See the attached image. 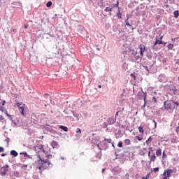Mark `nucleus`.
<instances>
[{
    "mask_svg": "<svg viewBox=\"0 0 179 179\" xmlns=\"http://www.w3.org/2000/svg\"><path fill=\"white\" fill-rule=\"evenodd\" d=\"M76 134H82V131L80 130V128H77Z\"/></svg>",
    "mask_w": 179,
    "mask_h": 179,
    "instance_id": "32",
    "label": "nucleus"
},
{
    "mask_svg": "<svg viewBox=\"0 0 179 179\" xmlns=\"http://www.w3.org/2000/svg\"><path fill=\"white\" fill-rule=\"evenodd\" d=\"M9 169V165H6L1 167L0 169L1 176H6V173H8V170Z\"/></svg>",
    "mask_w": 179,
    "mask_h": 179,
    "instance_id": "5",
    "label": "nucleus"
},
{
    "mask_svg": "<svg viewBox=\"0 0 179 179\" xmlns=\"http://www.w3.org/2000/svg\"><path fill=\"white\" fill-rule=\"evenodd\" d=\"M136 139H138V141H139L141 142V141H142V139H143V138L140 137L139 136H136Z\"/></svg>",
    "mask_w": 179,
    "mask_h": 179,
    "instance_id": "30",
    "label": "nucleus"
},
{
    "mask_svg": "<svg viewBox=\"0 0 179 179\" xmlns=\"http://www.w3.org/2000/svg\"><path fill=\"white\" fill-rule=\"evenodd\" d=\"M15 107H17L20 114L22 115H24V108H26V104L23 103V102H16L15 103Z\"/></svg>",
    "mask_w": 179,
    "mask_h": 179,
    "instance_id": "3",
    "label": "nucleus"
},
{
    "mask_svg": "<svg viewBox=\"0 0 179 179\" xmlns=\"http://www.w3.org/2000/svg\"><path fill=\"white\" fill-rule=\"evenodd\" d=\"M113 11V8H110V7H106L105 8V12H112Z\"/></svg>",
    "mask_w": 179,
    "mask_h": 179,
    "instance_id": "23",
    "label": "nucleus"
},
{
    "mask_svg": "<svg viewBox=\"0 0 179 179\" xmlns=\"http://www.w3.org/2000/svg\"><path fill=\"white\" fill-rule=\"evenodd\" d=\"M142 93L143 94V100H144V106H146V97H147V94L146 92H144L143 91H142Z\"/></svg>",
    "mask_w": 179,
    "mask_h": 179,
    "instance_id": "15",
    "label": "nucleus"
},
{
    "mask_svg": "<svg viewBox=\"0 0 179 179\" xmlns=\"http://www.w3.org/2000/svg\"><path fill=\"white\" fill-rule=\"evenodd\" d=\"M4 118L3 116L0 115V121H3Z\"/></svg>",
    "mask_w": 179,
    "mask_h": 179,
    "instance_id": "42",
    "label": "nucleus"
},
{
    "mask_svg": "<svg viewBox=\"0 0 179 179\" xmlns=\"http://www.w3.org/2000/svg\"><path fill=\"white\" fill-rule=\"evenodd\" d=\"M169 90L172 94H177V88H176L174 86H171L169 87Z\"/></svg>",
    "mask_w": 179,
    "mask_h": 179,
    "instance_id": "8",
    "label": "nucleus"
},
{
    "mask_svg": "<svg viewBox=\"0 0 179 179\" xmlns=\"http://www.w3.org/2000/svg\"><path fill=\"white\" fill-rule=\"evenodd\" d=\"M138 155L140 156H145V151H143V150L141 149L138 150Z\"/></svg>",
    "mask_w": 179,
    "mask_h": 179,
    "instance_id": "18",
    "label": "nucleus"
},
{
    "mask_svg": "<svg viewBox=\"0 0 179 179\" xmlns=\"http://www.w3.org/2000/svg\"><path fill=\"white\" fill-rule=\"evenodd\" d=\"M10 155L11 156H13L14 157H16L17 156V152L15 151V150H11L10 151Z\"/></svg>",
    "mask_w": 179,
    "mask_h": 179,
    "instance_id": "16",
    "label": "nucleus"
},
{
    "mask_svg": "<svg viewBox=\"0 0 179 179\" xmlns=\"http://www.w3.org/2000/svg\"><path fill=\"white\" fill-rule=\"evenodd\" d=\"M149 177H150V173H148L145 177H143L142 179H149Z\"/></svg>",
    "mask_w": 179,
    "mask_h": 179,
    "instance_id": "27",
    "label": "nucleus"
},
{
    "mask_svg": "<svg viewBox=\"0 0 179 179\" xmlns=\"http://www.w3.org/2000/svg\"><path fill=\"white\" fill-rule=\"evenodd\" d=\"M22 155H24V157H27L29 155H27V152H22Z\"/></svg>",
    "mask_w": 179,
    "mask_h": 179,
    "instance_id": "40",
    "label": "nucleus"
},
{
    "mask_svg": "<svg viewBox=\"0 0 179 179\" xmlns=\"http://www.w3.org/2000/svg\"><path fill=\"white\" fill-rule=\"evenodd\" d=\"M3 152H5V148H3V147H0V153H2Z\"/></svg>",
    "mask_w": 179,
    "mask_h": 179,
    "instance_id": "34",
    "label": "nucleus"
},
{
    "mask_svg": "<svg viewBox=\"0 0 179 179\" xmlns=\"http://www.w3.org/2000/svg\"><path fill=\"white\" fill-rule=\"evenodd\" d=\"M0 101H1V96H0Z\"/></svg>",
    "mask_w": 179,
    "mask_h": 179,
    "instance_id": "55",
    "label": "nucleus"
},
{
    "mask_svg": "<svg viewBox=\"0 0 179 179\" xmlns=\"http://www.w3.org/2000/svg\"><path fill=\"white\" fill-rule=\"evenodd\" d=\"M173 15H174V17H176V19H177L179 16V11L178 10H175L173 12Z\"/></svg>",
    "mask_w": 179,
    "mask_h": 179,
    "instance_id": "19",
    "label": "nucleus"
},
{
    "mask_svg": "<svg viewBox=\"0 0 179 179\" xmlns=\"http://www.w3.org/2000/svg\"><path fill=\"white\" fill-rule=\"evenodd\" d=\"M159 170V167H156V168H154V169H153L154 173H158Z\"/></svg>",
    "mask_w": 179,
    "mask_h": 179,
    "instance_id": "26",
    "label": "nucleus"
},
{
    "mask_svg": "<svg viewBox=\"0 0 179 179\" xmlns=\"http://www.w3.org/2000/svg\"><path fill=\"white\" fill-rule=\"evenodd\" d=\"M27 157H29V159H31V157H30V155H28Z\"/></svg>",
    "mask_w": 179,
    "mask_h": 179,
    "instance_id": "53",
    "label": "nucleus"
},
{
    "mask_svg": "<svg viewBox=\"0 0 179 179\" xmlns=\"http://www.w3.org/2000/svg\"><path fill=\"white\" fill-rule=\"evenodd\" d=\"M117 121V119L114 117H109L107 120V122L109 125H113V124H115V122Z\"/></svg>",
    "mask_w": 179,
    "mask_h": 179,
    "instance_id": "7",
    "label": "nucleus"
},
{
    "mask_svg": "<svg viewBox=\"0 0 179 179\" xmlns=\"http://www.w3.org/2000/svg\"><path fill=\"white\" fill-rule=\"evenodd\" d=\"M152 122L155 124V128H157V122H156V120H153Z\"/></svg>",
    "mask_w": 179,
    "mask_h": 179,
    "instance_id": "38",
    "label": "nucleus"
},
{
    "mask_svg": "<svg viewBox=\"0 0 179 179\" xmlns=\"http://www.w3.org/2000/svg\"><path fill=\"white\" fill-rule=\"evenodd\" d=\"M118 111L116 113V114H115V117H117V115H118Z\"/></svg>",
    "mask_w": 179,
    "mask_h": 179,
    "instance_id": "50",
    "label": "nucleus"
},
{
    "mask_svg": "<svg viewBox=\"0 0 179 179\" xmlns=\"http://www.w3.org/2000/svg\"><path fill=\"white\" fill-rule=\"evenodd\" d=\"M104 171H106V169H102V173H104Z\"/></svg>",
    "mask_w": 179,
    "mask_h": 179,
    "instance_id": "51",
    "label": "nucleus"
},
{
    "mask_svg": "<svg viewBox=\"0 0 179 179\" xmlns=\"http://www.w3.org/2000/svg\"><path fill=\"white\" fill-rule=\"evenodd\" d=\"M164 107L165 110H174L176 106H174V101L169 100L164 102Z\"/></svg>",
    "mask_w": 179,
    "mask_h": 179,
    "instance_id": "2",
    "label": "nucleus"
},
{
    "mask_svg": "<svg viewBox=\"0 0 179 179\" xmlns=\"http://www.w3.org/2000/svg\"><path fill=\"white\" fill-rule=\"evenodd\" d=\"M155 154H156V156L157 157L162 156V150L160 148L156 150Z\"/></svg>",
    "mask_w": 179,
    "mask_h": 179,
    "instance_id": "14",
    "label": "nucleus"
},
{
    "mask_svg": "<svg viewBox=\"0 0 179 179\" xmlns=\"http://www.w3.org/2000/svg\"><path fill=\"white\" fill-rule=\"evenodd\" d=\"M6 104V101H2V106H5Z\"/></svg>",
    "mask_w": 179,
    "mask_h": 179,
    "instance_id": "45",
    "label": "nucleus"
},
{
    "mask_svg": "<svg viewBox=\"0 0 179 179\" xmlns=\"http://www.w3.org/2000/svg\"><path fill=\"white\" fill-rule=\"evenodd\" d=\"M2 157H4V156H6V153L1 154Z\"/></svg>",
    "mask_w": 179,
    "mask_h": 179,
    "instance_id": "47",
    "label": "nucleus"
},
{
    "mask_svg": "<svg viewBox=\"0 0 179 179\" xmlns=\"http://www.w3.org/2000/svg\"><path fill=\"white\" fill-rule=\"evenodd\" d=\"M150 152H153V148L152 147H150L149 148Z\"/></svg>",
    "mask_w": 179,
    "mask_h": 179,
    "instance_id": "44",
    "label": "nucleus"
},
{
    "mask_svg": "<svg viewBox=\"0 0 179 179\" xmlns=\"http://www.w3.org/2000/svg\"><path fill=\"white\" fill-rule=\"evenodd\" d=\"M164 157H167V155H166V152L164 151L162 153V159H164Z\"/></svg>",
    "mask_w": 179,
    "mask_h": 179,
    "instance_id": "35",
    "label": "nucleus"
},
{
    "mask_svg": "<svg viewBox=\"0 0 179 179\" xmlns=\"http://www.w3.org/2000/svg\"><path fill=\"white\" fill-rule=\"evenodd\" d=\"M52 6V2H51V1H48V2L46 3L47 8H51Z\"/></svg>",
    "mask_w": 179,
    "mask_h": 179,
    "instance_id": "22",
    "label": "nucleus"
},
{
    "mask_svg": "<svg viewBox=\"0 0 179 179\" xmlns=\"http://www.w3.org/2000/svg\"><path fill=\"white\" fill-rule=\"evenodd\" d=\"M6 115H7V117H10V115H8V113H6Z\"/></svg>",
    "mask_w": 179,
    "mask_h": 179,
    "instance_id": "54",
    "label": "nucleus"
},
{
    "mask_svg": "<svg viewBox=\"0 0 179 179\" xmlns=\"http://www.w3.org/2000/svg\"><path fill=\"white\" fill-rule=\"evenodd\" d=\"M118 148H122V142H119L117 144Z\"/></svg>",
    "mask_w": 179,
    "mask_h": 179,
    "instance_id": "37",
    "label": "nucleus"
},
{
    "mask_svg": "<svg viewBox=\"0 0 179 179\" xmlns=\"http://www.w3.org/2000/svg\"><path fill=\"white\" fill-rule=\"evenodd\" d=\"M176 132H177V134L179 133V127H177L176 129Z\"/></svg>",
    "mask_w": 179,
    "mask_h": 179,
    "instance_id": "41",
    "label": "nucleus"
},
{
    "mask_svg": "<svg viewBox=\"0 0 179 179\" xmlns=\"http://www.w3.org/2000/svg\"><path fill=\"white\" fill-rule=\"evenodd\" d=\"M113 8H120V1L117 0L116 4H113Z\"/></svg>",
    "mask_w": 179,
    "mask_h": 179,
    "instance_id": "20",
    "label": "nucleus"
},
{
    "mask_svg": "<svg viewBox=\"0 0 179 179\" xmlns=\"http://www.w3.org/2000/svg\"><path fill=\"white\" fill-rule=\"evenodd\" d=\"M98 149H99V150H103L101 148H100V144H97L96 145Z\"/></svg>",
    "mask_w": 179,
    "mask_h": 179,
    "instance_id": "43",
    "label": "nucleus"
},
{
    "mask_svg": "<svg viewBox=\"0 0 179 179\" xmlns=\"http://www.w3.org/2000/svg\"><path fill=\"white\" fill-rule=\"evenodd\" d=\"M152 101H154V103H157V99H156V97H152Z\"/></svg>",
    "mask_w": 179,
    "mask_h": 179,
    "instance_id": "36",
    "label": "nucleus"
},
{
    "mask_svg": "<svg viewBox=\"0 0 179 179\" xmlns=\"http://www.w3.org/2000/svg\"><path fill=\"white\" fill-rule=\"evenodd\" d=\"M152 162H156V155L153 154L152 155L150 156V163H152Z\"/></svg>",
    "mask_w": 179,
    "mask_h": 179,
    "instance_id": "12",
    "label": "nucleus"
},
{
    "mask_svg": "<svg viewBox=\"0 0 179 179\" xmlns=\"http://www.w3.org/2000/svg\"><path fill=\"white\" fill-rule=\"evenodd\" d=\"M39 160L38 161V163L40 164V166L38 167V170H40V173H43V170H47L50 169V167L52 166V164L50 162V160H44L40 157V155H38Z\"/></svg>",
    "mask_w": 179,
    "mask_h": 179,
    "instance_id": "1",
    "label": "nucleus"
},
{
    "mask_svg": "<svg viewBox=\"0 0 179 179\" xmlns=\"http://www.w3.org/2000/svg\"><path fill=\"white\" fill-rule=\"evenodd\" d=\"M162 40H163V35H159V36H156L155 42L154 43V47H155V45H157V44H159V45H160V44L166 45V43H164Z\"/></svg>",
    "mask_w": 179,
    "mask_h": 179,
    "instance_id": "4",
    "label": "nucleus"
},
{
    "mask_svg": "<svg viewBox=\"0 0 179 179\" xmlns=\"http://www.w3.org/2000/svg\"><path fill=\"white\" fill-rule=\"evenodd\" d=\"M35 150H39L41 152H44V148L43 145H38L35 147Z\"/></svg>",
    "mask_w": 179,
    "mask_h": 179,
    "instance_id": "10",
    "label": "nucleus"
},
{
    "mask_svg": "<svg viewBox=\"0 0 179 179\" xmlns=\"http://www.w3.org/2000/svg\"><path fill=\"white\" fill-rule=\"evenodd\" d=\"M152 141H153V138L152 136H150L148 139L145 141L146 145H151Z\"/></svg>",
    "mask_w": 179,
    "mask_h": 179,
    "instance_id": "13",
    "label": "nucleus"
},
{
    "mask_svg": "<svg viewBox=\"0 0 179 179\" xmlns=\"http://www.w3.org/2000/svg\"><path fill=\"white\" fill-rule=\"evenodd\" d=\"M103 145L105 146V148H107V143H103Z\"/></svg>",
    "mask_w": 179,
    "mask_h": 179,
    "instance_id": "49",
    "label": "nucleus"
},
{
    "mask_svg": "<svg viewBox=\"0 0 179 179\" xmlns=\"http://www.w3.org/2000/svg\"><path fill=\"white\" fill-rule=\"evenodd\" d=\"M124 143L125 145H129L131 143V140L129 139L124 140Z\"/></svg>",
    "mask_w": 179,
    "mask_h": 179,
    "instance_id": "25",
    "label": "nucleus"
},
{
    "mask_svg": "<svg viewBox=\"0 0 179 179\" xmlns=\"http://www.w3.org/2000/svg\"><path fill=\"white\" fill-rule=\"evenodd\" d=\"M173 48H174V45H173V43H169L168 45V50H173Z\"/></svg>",
    "mask_w": 179,
    "mask_h": 179,
    "instance_id": "21",
    "label": "nucleus"
},
{
    "mask_svg": "<svg viewBox=\"0 0 179 179\" xmlns=\"http://www.w3.org/2000/svg\"><path fill=\"white\" fill-rule=\"evenodd\" d=\"M138 131L140 134H143V127L142 126L138 127Z\"/></svg>",
    "mask_w": 179,
    "mask_h": 179,
    "instance_id": "24",
    "label": "nucleus"
},
{
    "mask_svg": "<svg viewBox=\"0 0 179 179\" xmlns=\"http://www.w3.org/2000/svg\"><path fill=\"white\" fill-rule=\"evenodd\" d=\"M173 106H174V107H176H176H178L179 103L177 102V101L176 102V101H173Z\"/></svg>",
    "mask_w": 179,
    "mask_h": 179,
    "instance_id": "29",
    "label": "nucleus"
},
{
    "mask_svg": "<svg viewBox=\"0 0 179 179\" xmlns=\"http://www.w3.org/2000/svg\"><path fill=\"white\" fill-rule=\"evenodd\" d=\"M99 89H101V85L98 86Z\"/></svg>",
    "mask_w": 179,
    "mask_h": 179,
    "instance_id": "52",
    "label": "nucleus"
},
{
    "mask_svg": "<svg viewBox=\"0 0 179 179\" xmlns=\"http://www.w3.org/2000/svg\"><path fill=\"white\" fill-rule=\"evenodd\" d=\"M104 141H106L108 143H111V142L113 141L111 138H105Z\"/></svg>",
    "mask_w": 179,
    "mask_h": 179,
    "instance_id": "28",
    "label": "nucleus"
},
{
    "mask_svg": "<svg viewBox=\"0 0 179 179\" xmlns=\"http://www.w3.org/2000/svg\"><path fill=\"white\" fill-rule=\"evenodd\" d=\"M59 128H60V129H63V131H64V132H68V127H66L65 126L60 125Z\"/></svg>",
    "mask_w": 179,
    "mask_h": 179,
    "instance_id": "17",
    "label": "nucleus"
},
{
    "mask_svg": "<svg viewBox=\"0 0 179 179\" xmlns=\"http://www.w3.org/2000/svg\"><path fill=\"white\" fill-rule=\"evenodd\" d=\"M3 110H5V108L3 106L0 107V111L3 112Z\"/></svg>",
    "mask_w": 179,
    "mask_h": 179,
    "instance_id": "39",
    "label": "nucleus"
},
{
    "mask_svg": "<svg viewBox=\"0 0 179 179\" xmlns=\"http://www.w3.org/2000/svg\"><path fill=\"white\" fill-rule=\"evenodd\" d=\"M131 78H133V79L134 80H136V76H135V74H131Z\"/></svg>",
    "mask_w": 179,
    "mask_h": 179,
    "instance_id": "33",
    "label": "nucleus"
},
{
    "mask_svg": "<svg viewBox=\"0 0 179 179\" xmlns=\"http://www.w3.org/2000/svg\"><path fill=\"white\" fill-rule=\"evenodd\" d=\"M117 19H122V13H121V8L119 7L118 13L116 14Z\"/></svg>",
    "mask_w": 179,
    "mask_h": 179,
    "instance_id": "9",
    "label": "nucleus"
},
{
    "mask_svg": "<svg viewBox=\"0 0 179 179\" xmlns=\"http://www.w3.org/2000/svg\"><path fill=\"white\" fill-rule=\"evenodd\" d=\"M152 152V151H149V152H148V157H150V156H151V155H150V152Z\"/></svg>",
    "mask_w": 179,
    "mask_h": 179,
    "instance_id": "48",
    "label": "nucleus"
},
{
    "mask_svg": "<svg viewBox=\"0 0 179 179\" xmlns=\"http://www.w3.org/2000/svg\"><path fill=\"white\" fill-rule=\"evenodd\" d=\"M126 25L129 26V27H131V24H129V22H128V18L126 20Z\"/></svg>",
    "mask_w": 179,
    "mask_h": 179,
    "instance_id": "31",
    "label": "nucleus"
},
{
    "mask_svg": "<svg viewBox=\"0 0 179 179\" xmlns=\"http://www.w3.org/2000/svg\"><path fill=\"white\" fill-rule=\"evenodd\" d=\"M51 146L53 149H57L58 148V142L57 141H52Z\"/></svg>",
    "mask_w": 179,
    "mask_h": 179,
    "instance_id": "11",
    "label": "nucleus"
},
{
    "mask_svg": "<svg viewBox=\"0 0 179 179\" xmlns=\"http://www.w3.org/2000/svg\"><path fill=\"white\" fill-rule=\"evenodd\" d=\"M24 29H27V27H29V25H28L27 24H25L24 25Z\"/></svg>",
    "mask_w": 179,
    "mask_h": 179,
    "instance_id": "46",
    "label": "nucleus"
},
{
    "mask_svg": "<svg viewBox=\"0 0 179 179\" xmlns=\"http://www.w3.org/2000/svg\"><path fill=\"white\" fill-rule=\"evenodd\" d=\"M138 48L140 50L139 52H140V55L141 57V58H143V52H145V51H146V46H145V45H138Z\"/></svg>",
    "mask_w": 179,
    "mask_h": 179,
    "instance_id": "6",
    "label": "nucleus"
}]
</instances>
